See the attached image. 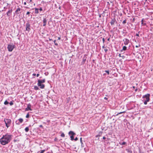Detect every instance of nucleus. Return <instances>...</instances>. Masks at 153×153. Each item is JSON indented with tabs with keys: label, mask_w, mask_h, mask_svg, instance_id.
Listing matches in <instances>:
<instances>
[{
	"label": "nucleus",
	"mask_w": 153,
	"mask_h": 153,
	"mask_svg": "<svg viewBox=\"0 0 153 153\" xmlns=\"http://www.w3.org/2000/svg\"><path fill=\"white\" fill-rule=\"evenodd\" d=\"M140 46V45H136L135 46L137 48H138Z\"/></svg>",
	"instance_id": "obj_38"
},
{
	"label": "nucleus",
	"mask_w": 153,
	"mask_h": 153,
	"mask_svg": "<svg viewBox=\"0 0 153 153\" xmlns=\"http://www.w3.org/2000/svg\"><path fill=\"white\" fill-rule=\"evenodd\" d=\"M82 137H81L80 138V143L81 144V147H84V145H83V143H82Z\"/></svg>",
	"instance_id": "obj_16"
},
{
	"label": "nucleus",
	"mask_w": 153,
	"mask_h": 153,
	"mask_svg": "<svg viewBox=\"0 0 153 153\" xmlns=\"http://www.w3.org/2000/svg\"><path fill=\"white\" fill-rule=\"evenodd\" d=\"M37 85L41 89L44 88L45 86V85L44 84L40 83H38Z\"/></svg>",
	"instance_id": "obj_8"
},
{
	"label": "nucleus",
	"mask_w": 153,
	"mask_h": 153,
	"mask_svg": "<svg viewBox=\"0 0 153 153\" xmlns=\"http://www.w3.org/2000/svg\"><path fill=\"white\" fill-rule=\"evenodd\" d=\"M104 99L106 100H108V98L106 97H105L104 98Z\"/></svg>",
	"instance_id": "obj_45"
},
{
	"label": "nucleus",
	"mask_w": 153,
	"mask_h": 153,
	"mask_svg": "<svg viewBox=\"0 0 153 153\" xmlns=\"http://www.w3.org/2000/svg\"><path fill=\"white\" fill-rule=\"evenodd\" d=\"M45 151V150H41L40 153H43Z\"/></svg>",
	"instance_id": "obj_34"
},
{
	"label": "nucleus",
	"mask_w": 153,
	"mask_h": 153,
	"mask_svg": "<svg viewBox=\"0 0 153 153\" xmlns=\"http://www.w3.org/2000/svg\"><path fill=\"white\" fill-rule=\"evenodd\" d=\"M33 76H35L36 75V74H33Z\"/></svg>",
	"instance_id": "obj_48"
},
{
	"label": "nucleus",
	"mask_w": 153,
	"mask_h": 153,
	"mask_svg": "<svg viewBox=\"0 0 153 153\" xmlns=\"http://www.w3.org/2000/svg\"><path fill=\"white\" fill-rule=\"evenodd\" d=\"M110 23L111 25H114L115 23L116 24L117 22L115 20H111Z\"/></svg>",
	"instance_id": "obj_13"
},
{
	"label": "nucleus",
	"mask_w": 153,
	"mask_h": 153,
	"mask_svg": "<svg viewBox=\"0 0 153 153\" xmlns=\"http://www.w3.org/2000/svg\"><path fill=\"white\" fill-rule=\"evenodd\" d=\"M16 123L17 125H20V123H19V122L18 121V120H17L16 121Z\"/></svg>",
	"instance_id": "obj_28"
},
{
	"label": "nucleus",
	"mask_w": 153,
	"mask_h": 153,
	"mask_svg": "<svg viewBox=\"0 0 153 153\" xmlns=\"http://www.w3.org/2000/svg\"><path fill=\"white\" fill-rule=\"evenodd\" d=\"M30 25L29 23H27L26 25V30L29 31L30 30Z\"/></svg>",
	"instance_id": "obj_7"
},
{
	"label": "nucleus",
	"mask_w": 153,
	"mask_h": 153,
	"mask_svg": "<svg viewBox=\"0 0 153 153\" xmlns=\"http://www.w3.org/2000/svg\"><path fill=\"white\" fill-rule=\"evenodd\" d=\"M12 135L8 134L4 135L0 139V142L1 144L5 145L9 143L11 140Z\"/></svg>",
	"instance_id": "obj_1"
},
{
	"label": "nucleus",
	"mask_w": 153,
	"mask_h": 153,
	"mask_svg": "<svg viewBox=\"0 0 153 153\" xmlns=\"http://www.w3.org/2000/svg\"><path fill=\"white\" fill-rule=\"evenodd\" d=\"M78 138L77 137H76L75 139H74V140L75 141H76L78 140Z\"/></svg>",
	"instance_id": "obj_39"
},
{
	"label": "nucleus",
	"mask_w": 153,
	"mask_h": 153,
	"mask_svg": "<svg viewBox=\"0 0 153 153\" xmlns=\"http://www.w3.org/2000/svg\"><path fill=\"white\" fill-rule=\"evenodd\" d=\"M126 22V20H124L123 22V23L124 24Z\"/></svg>",
	"instance_id": "obj_35"
},
{
	"label": "nucleus",
	"mask_w": 153,
	"mask_h": 153,
	"mask_svg": "<svg viewBox=\"0 0 153 153\" xmlns=\"http://www.w3.org/2000/svg\"><path fill=\"white\" fill-rule=\"evenodd\" d=\"M137 89L136 88V89H135V92H136V91H137Z\"/></svg>",
	"instance_id": "obj_52"
},
{
	"label": "nucleus",
	"mask_w": 153,
	"mask_h": 153,
	"mask_svg": "<svg viewBox=\"0 0 153 153\" xmlns=\"http://www.w3.org/2000/svg\"><path fill=\"white\" fill-rule=\"evenodd\" d=\"M6 127L8 128L10 126L11 120L10 119L5 118L4 120Z\"/></svg>",
	"instance_id": "obj_2"
},
{
	"label": "nucleus",
	"mask_w": 153,
	"mask_h": 153,
	"mask_svg": "<svg viewBox=\"0 0 153 153\" xmlns=\"http://www.w3.org/2000/svg\"><path fill=\"white\" fill-rule=\"evenodd\" d=\"M45 79H38V83H42L45 82Z\"/></svg>",
	"instance_id": "obj_11"
},
{
	"label": "nucleus",
	"mask_w": 153,
	"mask_h": 153,
	"mask_svg": "<svg viewBox=\"0 0 153 153\" xmlns=\"http://www.w3.org/2000/svg\"><path fill=\"white\" fill-rule=\"evenodd\" d=\"M34 89L35 90H38L39 89V88L38 87V86H34Z\"/></svg>",
	"instance_id": "obj_24"
},
{
	"label": "nucleus",
	"mask_w": 153,
	"mask_h": 153,
	"mask_svg": "<svg viewBox=\"0 0 153 153\" xmlns=\"http://www.w3.org/2000/svg\"><path fill=\"white\" fill-rule=\"evenodd\" d=\"M49 40L50 41H52V39H50V38H49Z\"/></svg>",
	"instance_id": "obj_47"
},
{
	"label": "nucleus",
	"mask_w": 153,
	"mask_h": 153,
	"mask_svg": "<svg viewBox=\"0 0 153 153\" xmlns=\"http://www.w3.org/2000/svg\"><path fill=\"white\" fill-rule=\"evenodd\" d=\"M127 49V47L126 46H124L123 47V49L121 50V51H122L123 50L126 51Z\"/></svg>",
	"instance_id": "obj_19"
},
{
	"label": "nucleus",
	"mask_w": 153,
	"mask_h": 153,
	"mask_svg": "<svg viewBox=\"0 0 153 153\" xmlns=\"http://www.w3.org/2000/svg\"><path fill=\"white\" fill-rule=\"evenodd\" d=\"M30 13L29 12H27L26 13V15H29L30 14Z\"/></svg>",
	"instance_id": "obj_41"
},
{
	"label": "nucleus",
	"mask_w": 153,
	"mask_h": 153,
	"mask_svg": "<svg viewBox=\"0 0 153 153\" xmlns=\"http://www.w3.org/2000/svg\"><path fill=\"white\" fill-rule=\"evenodd\" d=\"M46 22H47L46 20H43V26H45L46 25Z\"/></svg>",
	"instance_id": "obj_18"
},
{
	"label": "nucleus",
	"mask_w": 153,
	"mask_h": 153,
	"mask_svg": "<svg viewBox=\"0 0 153 153\" xmlns=\"http://www.w3.org/2000/svg\"><path fill=\"white\" fill-rule=\"evenodd\" d=\"M56 41V40H54V41L53 42H54V43H55Z\"/></svg>",
	"instance_id": "obj_54"
},
{
	"label": "nucleus",
	"mask_w": 153,
	"mask_h": 153,
	"mask_svg": "<svg viewBox=\"0 0 153 153\" xmlns=\"http://www.w3.org/2000/svg\"><path fill=\"white\" fill-rule=\"evenodd\" d=\"M18 121L20 123H22L23 122V119L20 118L18 120Z\"/></svg>",
	"instance_id": "obj_17"
},
{
	"label": "nucleus",
	"mask_w": 153,
	"mask_h": 153,
	"mask_svg": "<svg viewBox=\"0 0 153 153\" xmlns=\"http://www.w3.org/2000/svg\"><path fill=\"white\" fill-rule=\"evenodd\" d=\"M29 113H28L26 115V118H28L29 117Z\"/></svg>",
	"instance_id": "obj_30"
},
{
	"label": "nucleus",
	"mask_w": 153,
	"mask_h": 153,
	"mask_svg": "<svg viewBox=\"0 0 153 153\" xmlns=\"http://www.w3.org/2000/svg\"><path fill=\"white\" fill-rule=\"evenodd\" d=\"M61 136L62 137H64L65 136V135L63 133H62L61 135Z\"/></svg>",
	"instance_id": "obj_29"
},
{
	"label": "nucleus",
	"mask_w": 153,
	"mask_h": 153,
	"mask_svg": "<svg viewBox=\"0 0 153 153\" xmlns=\"http://www.w3.org/2000/svg\"><path fill=\"white\" fill-rule=\"evenodd\" d=\"M24 5H26V2H24Z\"/></svg>",
	"instance_id": "obj_51"
},
{
	"label": "nucleus",
	"mask_w": 153,
	"mask_h": 153,
	"mask_svg": "<svg viewBox=\"0 0 153 153\" xmlns=\"http://www.w3.org/2000/svg\"><path fill=\"white\" fill-rule=\"evenodd\" d=\"M60 39H61L60 37H59L58 38V40H60Z\"/></svg>",
	"instance_id": "obj_49"
},
{
	"label": "nucleus",
	"mask_w": 153,
	"mask_h": 153,
	"mask_svg": "<svg viewBox=\"0 0 153 153\" xmlns=\"http://www.w3.org/2000/svg\"><path fill=\"white\" fill-rule=\"evenodd\" d=\"M26 7V8H28V7Z\"/></svg>",
	"instance_id": "obj_60"
},
{
	"label": "nucleus",
	"mask_w": 153,
	"mask_h": 153,
	"mask_svg": "<svg viewBox=\"0 0 153 153\" xmlns=\"http://www.w3.org/2000/svg\"><path fill=\"white\" fill-rule=\"evenodd\" d=\"M136 36H139V34L138 33H136Z\"/></svg>",
	"instance_id": "obj_44"
},
{
	"label": "nucleus",
	"mask_w": 153,
	"mask_h": 153,
	"mask_svg": "<svg viewBox=\"0 0 153 153\" xmlns=\"http://www.w3.org/2000/svg\"><path fill=\"white\" fill-rule=\"evenodd\" d=\"M25 131L26 132H28L29 131V127H26L25 128Z\"/></svg>",
	"instance_id": "obj_21"
},
{
	"label": "nucleus",
	"mask_w": 153,
	"mask_h": 153,
	"mask_svg": "<svg viewBox=\"0 0 153 153\" xmlns=\"http://www.w3.org/2000/svg\"><path fill=\"white\" fill-rule=\"evenodd\" d=\"M39 126L40 127H41V128H43V126L42 125H40Z\"/></svg>",
	"instance_id": "obj_42"
},
{
	"label": "nucleus",
	"mask_w": 153,
	"mask_h": 153,
	"mask_svg": "<svg viewBox=\"0 0 153 153\" xmlns=\"http://www.w3.org/2000/svg\"><path fill=\"white\" fill-rule=\"evenodd\" d=\"M148 101H146V100H145L144 102V103L145 105H146L147 104V102Z\"/></svg>",
	"instance_id": "obj_33"
},
{
	"label": "nucleus",
	"mask_w": 153,
	"mask_h": 153,
	"mask_svg": "<svg viewBox=\"0 0 153 153\" xmlns=\"http://www.w3.org/2000/svg\"><path fill=\"white\" fill-rule=\"evenodd\" d=\"M32 0H30V1H31Z\"/></svg>",
	"instance_id": "obj_59"
},
{
	"label": "nucleus",
	"mask_w": 153,
	"mask_h": 153,
	"mask_svg": "<svg viewBox=\"0 0 153 153\" xmlns=\"http://www.w3.org/2000/svg\"><path fill=\"white\" fill-rule=\"evenodd\" d=\"M104 51L105 53H106L108 51V49H104Z\"/></svg>",
	"instance_id": "obj_37"
},
{
	"label": "nucleus",
	"mask_w": 153,
	"mask_h": 153,
	"mask_svg": "<svg viewBox=\"0 0 153 153\" xmlns=\"http://www.w3.org/2000/svg\"><path fill=\"white\" fill-rule=\"evenodd\" d=\"M150 94H147L143 96V98H145V100L146 101H149L150 100L149 97Z\"/></svg>",
	"instance_id": "obj_4"
},
{
	"label": "nucleus",
	"mask_w": 153,
	"mask_h": 153,
	"mask_svg": "<svg viewBox=\"0 0 153 153\" xmlns=\"http://www.w3.org/2000/svg\"><path fill=\"white\" fill-rule=\"evenodd\" d=\"M31 105L30 103L27 104V107L25 109V111H32L31 109Z\"/></svg>",
	"instance_id": "obj_6"
},
{
	"label": "nucleus",
	"mask_w": 153,
	"mask_h": 153,
	"mask_svg": "<svg viewBox=\"0 0 153 153\" xmlns=\"http://www.w3.org/2000/svg\"><path fill=\"white\" fill-rule=\"evenodd\" d=\"M133 21L134 22V19H133Z\"/></svg>",
	"instance_id": "obj_61"
},
{
	"label": "nucleus",
	"mask_w": 153,
	"mask_h": 153,
	"mask_svg": "<svg viewBox=\"0 0 153 153\" xmlns=\"http://www.w3.org/2000/svg\"><path fill=\"white\" fill-rule=\"evenodd\" d=\"M22 10L21 9L19 8H18L15 11V13L16 14H19L21 13V10Z\"/></svg>",
	"instance_id": "obj_12"
},
{
	"label": "nucleus",
	"mask_w": 153,
	"mask_h": 153,
	"mask_svg": "<svg viewBox=\"0 0 153 153\" xmlns=\"http://www.w3.org/2000/svg\"><path fill=\"white\" fill-rule=\"evenodd\" d=\"M123 41L124 42V44L126 45H127L129 42V40L127 39H124Z\"/></svg>",
	"instance_id": "obj_9"
},
{
	"label": "nucleus",
	"mask_w": 153,
	"mask_h": 153,
	"mask_svg": "<svg viewBox=\"0 0 153 153\" xmlns=\"http://www.w3.org/2000/svg\"><path fill=\"white\" fill-rule=\"evenodd\" d=\"M39 75V74H36V76L37 77H38Z\"/></svg>",
	"instance_id": "obj_43"
},
{
	"label": "nucleus",
	"mask_w": 153,
	"mask_h": 153,
	"mask_svg": "<svg viewBox=\"0 0 153 153\" xmlns=\"http://www.w3.org/2000/svg\"><path fill=\"white\" fill-rule=\"evenodd\" d=\"M12 11V9H11L9 10L7 13V16L9 17L8 18H10V17L11 16Z\"/></svg>",
	"instance_id": "obj_5"
},
{
	"label": "nucleus",
	"mask_w": 153,
	"mask_h": 153,
	"mask_svg": "<svg viewBox=\"0 0 153 153\" xmlns=\"http://www.w3.org/2000/svg\"><path fill=\"white\" fill-rule=\"evenodd\" d=\"M39 10L40 11H42V7H40L39 9Z\"/></svg>",
	"instance_id": "obj_36"
},
{
	"label": "nucleus",
	"mask_w": 153,
	"mask_h": 153,
	"mask_svg": "<svg viewBox=\"0 0 153 153\" xmlns=\"http://www.w3.org/2000/svg\"><path fill=\"white\" fill-rule=\"evenodd\" d=\"M126 144V143L124 142L120 143V144L121 145H125Z\"/></svg>",
	"instance_id": "obj_25"
},
{
	"label": "nucleus",
	"mask_w": 153,
	"mask_h": 153,
	"mask_svg": "<svg viewBox=\"0 0 153 153\" xmlns=\"http://www.w3.org/2000/svg\"><path fill=\"white\" fill-rule=\"evenodd\" d=\"M105 139H106V137H103V139L105 140Z\"/></svg>",
	"instance_id": "obj_46"
},
{
	"label": "nucleus",
	"mask_w": 153,
	"mask_h": 153,
	"mask_svg": "<svg viewBox=\"0 0 153 153\" xmlns=\"http://www.w3.org/2000/svg\"><path fill=\"white\" fill-rule=\"evenodd\" d=\"M74 135H71L70 136V138H71V140H74Z\"/></svg>",
	"instance_id": "obj_23"
},
{
	"label": "nucleus",
	"mask_w": 153,
	"mask_h": 153,
	"mask_svg": "<svg viewBox=\"0 0 153 153\" xmlns=\"http://www.w3.org/2000/svg\"><path fill=\"white\" fill-rule=\"evenodd\" d=\"M109 38L108 39V41H109Z\"/></svg>",
	"instance_id": "obj_57"
},
{
	"label": "nucleus",
	"mask_w": 153,
	"mask_h": 153,
	"mask_svg": "<svg viewBox=\"0 0 153 153\" xmlns=\"http://www.w3.org/2000/svg\"><path fill=\"white\" fill-rule=\"evenodd\" d=\"M103 42L104 43L105 42V39L104 38H103L102 39Z\"/></svg>",
	"instance_id": "obj_40"
},
{
	"label": "nucleus",
	"mask_w": 153,
	"mask_h": 153,
	"mask_svg": "<svg viewBox=\"0 0 153 153\" xmlns=\"http://www.w3.org/2000/svg\"><path fill=\"white\" fill-rule=\"evenodd\" d=\"M133 88H135V86H133Z\"/></svg>",
	"instance_id": "obj_56"
},
{
	"label": "nucleus",
	"mask_w": 153,
	"mask_h": 153,
	"mask_svg": "<svg viewBox=\"0 0 153 153\" xmlns=\"http://www.w3.org/2000/svg\"><path fill=\"white\" fill-rule=\"evenodd\" d=\"M142 24L143 25H146V22L145 21V20H141Z\"/></svg>",
	"instance_id": "obj_15"
},
{
	"label": "nucleus",
	"mask_w": 153,
	"mask_h": 153,
	"mask_svg": "<svg viewBox=\"0 0 153 153\" xmlns=\"http://www.w3.org/2000/svg\"><path fill=\"white\" fill-rule=\"evenodd\" d=\"M87 55L86 54L84 55L82 59V64H83L85 63V62L86 59H87V57H86Z\"/></svg>",
	"instance_id": "obj_10"
},
{
	"label": "nucleus",
	"mask_w": 153,
	"mask_h": 153,
	"mask_svg": "<svg viewBox=\"0 0 153 153\" xmlns=\"http://www.w3.org/2000/svg\"><path fill=\"white\" fill-rule=\"evenodd\" d=\"M92 61H93V62H94V60H93Z\"/></svg>",
	"instance_id": "obj_58"
},
{
	"label": "nucleus",
	"mask_w": 153,
	"mask_h": 153,
	"mask_svg": "<svg viewBox=\"0 0 153 153\" xmlns=\"http://www.w3.org/2000/svg\"><path fill=\"white\" fill-rule=\"evenodd\" d=\"M4 104L5 105H7L9 104V102L7 100H6L4 102Z\"/></svg>",
	"instance_id": "obj_26"
},
{
	"label": "nucleus",
	"mask_w": 153,
	"mask_h": 153,
	"mask_svg": "<svg viewBox=\"0 0 153 153\" xmlns=\"http://www.w3.org/2000/svg\"><path fill=\"white\" fill-rule=\"evenodd\" d=\"M105 48V47H104V46H102V48Z\"/></svg>",
	"instance_id": "obj_55"
},
{
	"label": "nucleus",
	"mask_w": 153,
	"mask_h": 153,
	"mask_svg": "<svg viewBox=\"0 0 153 153\" xmlns=\"http://www.w3.org/2000/svg\"><path fill=\"white\" fill-rule=\"evenodd\" d=\"M68 134L70 135H75L76 134L75 133H74L73 131H70L69 132H68Z\"/></svg>",
	"instance_id": "obj_14"
},
{
	"label": "nucleus",
	"mask_w": 153,
	"mask_h": 153,
	"mask_svg": "<svg viewBox=\"0 0 153 153\" xmlns=\"http://www.w3.org/2000/svg\"><path fill=\"white\" fill-rule=\"evenodd\" d=\"M102 132H101L100 131L99 133V134L97 135L96 137H100L101 136V135H102Z\"/></svg>",
	"instance_id": "obj_20"
},
{
	"label": "nucleus",
	"mask_w": 153,
	"mask_h": 153,
	"mask_svg": "<svg viewBox=\"0 0 153 153\" xmlns=\"http://www.w3.org/2000/svg\"><path fill=\"white\" fill-rule=\"evenodd\" d=\"M143 153V152H141V153Z\"/></svg>",
	"instance_id": "obj_62"
},
{
	"label": "nucleus",
	"mask_w": 153,
	"mask_h": 153,
	"mask_svg": "<svg viewBox=\"0 0 153 153\" xmlns=\"http://www.w3.org/2000/svg\"><path fill=\"white\" fill-rule=\"evenodd\" d=\"M125 111H123V112H119V113H117V114H116L115 115L117 116L119 114H122V113H125Z\"/></svg>",
	"instance_id": "obj_27"
},
{
	"label": "nucleus",
	"mask_w": 153,
	"mask_h": 153,
	"mask_svg": "<svg viewBox=\"0 0 153 153\" xmlns=\"http://www.w3.org/2000/svg\"><path fill=\"white\" fill-rule=\"evenodd\" d=\"M9 104L10 105H13V103L12 101H11L10 102Z\"/></svg>",
	"instance_id": "obj_32"
},
{
	"label": "nucleus",
	"mask_w": 153,
	"mask_h": 153,
	"mask_svg": "<svg viewBox=\"0 0 153 153\" xmlns=\"http://www.w3.org/2000/svg\"><path fill=\"white\" fill-rule=\"evenodd\" d=\"M15 45L12 44L8 45L7 46V49L8 51L10 52L12 51L13 49L15 48Z\"/></svg>",
	"instance_id": "obj_3"
},
{
	"label": "nucleus",
	"mask_w": 153,
	"mask_h": 153,
	"mask_svg": "<svg viewBox=\"0 0 153 153\" xmlns=\"http://www.w3.org/2000/svg\"><path fill=\"white\" fill-rule=\"evenodd\" d=\"M39 13V9L38 8H35V13Z\"/></svg>",
	"instance_id": "obj_22"
},
{
	"label": "nucleus",
	"mask_w": 153,
	"mask_h": 153,
	"mask_svg": "<svg viewBox=\"0 0 153 153\" xmlns=\"http://www.w3.org/2000/svg\"><path fill=\"white\" fill-rule=\"evenodd\" d=\"M105 72L107 73L108 75L109 74V71H108V70H105Z\"/></svg>",
	"instance_id": "obj_31"
},
{
	"label": "nucleus",
	"mask_w": 153,
	"mask_h": 153,
	"mask_svg": "<svg viewBox=\"0 0 153 153\" xmlns=\"http://www.w3.org/2000/svg\"><path fill=\"white\" fill-rule=\"evenodd\" d=\"M119 57H121L120 54H119Z\"/></svg>",
	"instance_id": "obj_53"
},
{
	"label": "nucleus",
	"mask_w": 153,
	"mask_h": 153,
	"mask_svg": "<svg viewBox=\"0 0 153 153\" xmlns=\"http://www.w3.org/2000/svg\"><path fill=\"white\" fill-rule=\"evenodd\" d=\"M54 44L56 45H58V44L57 43H54Z\"/></svg>",
	"instance_id": "obj_50"
}]
</instances>
